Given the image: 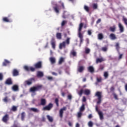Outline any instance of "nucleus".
Listing matches in <instances>:
<instances>
[{
  "instance_id": "1",
  "label": "nucleus",
  "mask_w": 127,
  "mask_h": 127,
  "mask_svg": "<svg viewBox=\"0 0 127 127\" xmlns=\"http://www.w3.org/2000/svg\"><path fill=\"white\" fill-rule=\"evenodd\" d=\"M83 23H80L79 24V29H78V37L80 38V44H82L83 43V41H84V39H83V34L81 33L82 31V28H83Z\"/></svg>"
},
{
  "instance_id": "2",
  "label": "nucleus",
  "mask_w": 127,
  "mask_h": 127,
  "mask_svg": "<svg viewBox=\"0 0 127 127\" xmlns=\"http://www.w3.org/2000/svg\"><path fill=\"white\" fill-rule=\"evenodd\" d=\"M42 89V85H38L34 86H33L30 88V92L31 93H35V92H37L38 91H40Z\"/></svg>"
},
{
  "instance_id": "3",
  "label": "nucleus",
  "mask_w": 127,
  "mask_h": 127,
  "mask_svg": "<svg viewBox=\"0 0 127 127\" xmlns=\"http://www.w3.org/2000/svg\"><path fill=\"white\" fill-rule=\"evenodd\" d=\"M70 38H67L65 41H64L60 44L59 48L60 49H62V48H66V45H69L70 44Z\"/></svg>"
},
{
  "instance_id": "4",
  "label": "nucleus",
  "mask_w": 127,
  "mask_h": 127,
  "mask_svg": "<svg viewBox=\"0 0 127 127\" xmlns=\"http://www.w3.org/2000/svg\"><path fill=\"white\" fill-rule=\"evenodd\" d=\"M95 96L98 98L97 104H101L102 102V98H103V95H102V92L97 91L95 93Z\"/></svg>"
},
{
  "instance_id": "5",
  "label": "nucleus",
  "mask_w": 127,
  "mask_h": 127,
  "mask_svg": "<svg viewBox=\"0 0 127 127\" xmlns=\"http://www.w3.org/2000/svg\"><path fill=\"white\" fill-rule=\"evenodd\" d=\"M34 66L36 69H41V68H42V62H38L34 64Z\"/></svg>"
},
{
  "instance_id": "6",
  "label": "nucleus",
  "mask_w": 127,
  "mask_h": 127,
  "mask_svg": "<svg viewBox=\"0 0 127 127\" xmlns=\"http://www.w3.org/2000/svg\"><path fill=\"white\" fill-rule=\"evenodd\" d=\"M9 120V116L8 114L5 115L2 118V121L5 124H7V122Z\"/></svg>"
},
{
  "instance_id": "7",
  "label": "nucleus",
  "mask_w": 127,
  "mask_h": 127,
  "mask_svg": "<svg viewBox=\"0 0 127 127\" xmlns=\"http://www.w3.org/2000/svg\"><path fill=\"white\" fill-rule=\"evenodd\" d=\"M53 108V104L50 103L48 106L43 108L44 111H50Z\"/></svg>"
},
{
  "instance_id": "8",
  "label": "nucleus",
  "mask_w": 127,
  "mask_h": 127,
  "mask_svg": "<svg viewBox=\"0 0 127 127\" xmlns=\"http://www.w3.org/2000/svg\"><path fill=\"white\" fill-rule=\"evenodd\" d=\"M67 110V107H64L63 108L61 109L60 110V118H63V114L64 113V111H66Z\"/></svg>"
},
{
  "instance_id": "9",
  "label": "nucleus",
  "mask_w": 127,
  "mask_h": 127,
  "mask_svg": "<svg viewBox=\"0 0 127 127\" xmlns=\"http://www.w3.org/2000/svg\"><path fill=\"white\" fill-rule=\"evenodd\" d=\"M51 44L53 49L55 50L56 47V42H55V39H54V38H52L51 41Z\"/></svg>"
},
{
  "instance_id": "10",
  "label": "nucleus",
  "mask_w": 127,
  "mask_h": 127,
  "mask_svg": "<svg viewBox=\"0 0 127 127\" xmlns=\"http://www.w3.org/2000/svg\"><path fill=\"white\" fill-rule=\"evenodd\" d=\"M10 64V62L7 60H4V62L2 64V66L3 67H6V66H8Z\"/></svg>"
},
{
  "instance_id": "11",
  "label": "nucleus",
  "mask_w": 127,
  "mask_h": 127,
  "mask_svg": "<svg viewBox=\"0 0 127 127\" xmlns=\"http://www.w3.org/2000/svg\"><path fill=\"white\" fill-rule=\"evenodd\" d=\"M104 61H106V59H104V58H97L96 60V64H98V63H102V62H104Z\"/></svg>"
},
{
  "instance_id": "12",
  "label": "nucleus",
  "mask_w": 127,
  "mask_h": 127,
  "mask_svg": "<svg viewBox=\"0 0 127 127\" xmlns=\"http://www.w3.org/2000/svg\"><path fill=\"white\" fill-rule=\"evenodd\" d=\"M12 90L14 92H18V91H19V88L18 87V85H14L12 87Z\"/></svg>"
},
{
  "instance_id": "13",
  "label": "nucleus",
  "mask_w": 127,
  "mask_h": 127,
  "mask_svg": "<svg viewBox=\"0 0 127 127\" xmlns=\"http://www.w3.org/2000/svg\"><path fill=\"white\" fill-rule=\"evenodd\" d=\"M109 38L111 40H116V39H117V36H116V34L114 33L110 34V35H109Z\"/></svg>"
},
{
  "instance_id": "14",
  "label": "nucleus",
  "mask_w": 127,
  "mask_h": 127,
  "mask_svg": "<svg viewBox=\"0 0 127 127\" xmlns=\"http://www.w3.org/2000/svg\"><path fill=\"white\" fill-rule=\"evenodd\" d=\"M87 70L88 72H90V73H94L95 72V68H94V67L93 66H89L87 68Z\"/></svg>"
},
{
  "instance_id": "15",
  "label": "nucleus",
  "mask_w": 127,
  "mask_h": 127,
  "mask_svg": "<svg viewBox=\"0 0 127 127\" xmlns=\"http://www.w3.org/2000/svg\"><path fill=\"white\" fill-rule=\"evenodd\" d=\"M84 70H85V67L84 66H79L77 68V71L79 73H82Z\"/></svg>"
},
{
  "instance_id": "16",
  "label": "nucleus",
  "mask_w": 127,
  "mask_h": 127,
  "mask_svg": "<svg viewBox=\"0 0 127 127\" xmlns=\"http://www.w3.org/2000/svg\"><path fill=\"white\" fill-rule=\"evenodd\" d=\"M54 10H55L56 13H59V5L56 4V6L53 7Z\"/></svg>"
},
{
  "instance_id": "17",
  "label": "nucleus",
  "mask_w": 127,
  "mask_h": 127,
  "mask_svg": "<svg viewBox=\"0 0 127 127\" xmlns=\"http://www.w3.org/2000/svg\"><path fill=\"white\" fill-rule=\"evenodd\" d=\"M13 76H18L19 74V72H18V70L16 69H14L12 71Z\"/></svg>"
},
{
  "instance_id": "18",
  "label": "nucleus",
  "mask_w": 127,
  "mask_h": 127,
  "mask_svg": "<svg viewBox=\"0 0 127 127\" xmlns=\"http://www.w3.org/2000/svg\"><path fill=\"white\" fill-rule=\"evenodd\" d=\"M32 84V80H26L24 82V86H30Z\"/></svg>"
},
{
  "instance_id": "19",
  "label": "nucleus",
  "mask_w": 127,
  "mask_h": 127,
  "mask_svg": "<svg viewBox=\"0 0 127 127\" xmlns=\"http://www.w3.org/2000/svg\"><path fill=\"white\" fill-rule=\"evenodd\" d=\"M65 62V59L63 57H61L59 61L58 64L59 65H61L62 63Z\"/></svg>"
},
{
  "instance_id": "20",
  "label": "nucleus",
  "mask_w": 127,
  "mask_h": 127,
  "mask_svg": "<svg viewBox=\"0 0 127 127\" xmlns=\"http://www.w3.org/2000/svg\"><path fill=\"white\" fill-rule=\"evenodd\" d=\"M118 26L120 28V32L121 33L124 32V26H123V25H122V23H119L118 24Z\"/></svg>"
},
{
  "instance_id": "21",
  "label": "nucleus",
  "mask_w": 127,
  "mask_h": 127,
  "mask_svg": "<svg viewBox=\"0 0 127 127\" xmlns=\"http://www.w3.org/2000/svg\"><path fill=\"white\" fill-rule=\"evenodd\" d=\"M29 111L34 112V113H39V110L35 108H31L29 109Z\"/></svg>"
},
{
  "instance_id": "22",
  "label": "nucleus",
  "mask_w": 127,
  "mask_h": 127,
  "mask_svg": "<svg viewBox=\"0 0 127 127\" xmlns=\"http://www.w3.org/2000/svg\"><path fill=\"white\" fill-rule=\"evenodd\" d=\"M46 99L42 98L41 99V106H45L46 105Z\"/></svg>"
},
{
  "instance_id": "23",
  "label": "nucleus",
  "mask_w": 127,
  "mask_h": 127,
  "mask_svg": "<svg viewBox=\"0 0 127 127\" xmlns=\"http://www.w3.org/2000/svg\"><path fill=\"white\" fill-rule=\"evenodd\" d=\"M115 47L118 54H120V44H119V43H117L115 45Z\"/></svg>"
},
{
  "instance_id": "24",
  "label": "nucleus",
  "mask_w": 127,
  "mask_h": 127,
  "mask_svg": "<svg viewBox=\"0 0 127 127\" xmlns=\"http://www.w3.org/2000/svg\"><path fill=\"white\" fill-rule=\"evenodd\" d=\"M56 37L57 39H60V40L62 39V34L61 33H57L56 34Z\"/></svg>"
},
{
  "instance_id": "25",
  "label": "nucleus",
  "mask_w": 127,
  "mask_h": 127,
  "mask_svg": "<svg viewBox=\"0 0 127 127\" xmlns=\"http://www.w3.org/2000/svg\"><path fill=\"white\" fill-rule=\"evenodd\" d=\"M98 115L100 117V119L102 121L104 120V114H103V112L102 111L98 112Z\"/></svg>"
},
{
  "instance_id": "26",
  "label": "nucleus",
  "mask_w": 127,
  "mask_h": 127,
  "mask_svg": "<svg viewBox=\"0 0 127 127\" xmlns=\"http://www.w3.org/2000/svg\"><path fill=\"white\" fill-rule=\"evenodd\" d=\"M83 93L85 95L88 96L91 94V91H90L89 89H85L84 90Z\"/></svg>"
},
{
  "instance_id": "27",
  "label": "nucleus",
  "mask_w": 127,
  "mask_h": 127,
  "mask_svg": "<svg viewBox=\"0 0 127 127\" xmlns=\"http://www.w3.org/2000/svg\"><path fill=\"white\" fill-rule=\"evenodd\" d=\"M2 101L4 102V103H7L8 102H9L10 99L8 98V97L6 96L2 99Z\"/></svg>"
},
{
  "instance_id": "28",
  "label": "nucleus",
  "mask_w": 127,
  "mask_h": 127,
  "mask_svg": "<svg viewBox=\"0 0 127 127\" xmlns=\"http://www.w3.org/2000/svg\"><path fill=\"white\" fill-rule=\"evenodd\" d=\"M70 55H72L73 57H76L77 56V52L72 50L70 52Z\"/></svg>"
},
{
  "instance_id": "29",
  "label": "nucleus",
  "mask_w": 127,
  "mask_h": 127,
  "mask_svg": "<svg viewBox=\"0 0 127 127\" xmlns=\"http://www.w3.org/2000/svg\"><path fill=\"white\" fill-rule=\"evenodd\" d=\"M44 75V74H43V72H42V71H38L37 73V76L38 77H43Z\"/></svg>"
},
{
  "instance_id": "30",
  "label": "nucleus",
  "mask_w": 127,
  "mask_h": 127,
  "mask_svg": "<svg viewBox=\"0 0 127 127\" xmlns=\"http://www.w3.org/2000/svg\"><path fill=\"white\" fill-rule=\"evenodd\" d=\"M50 61H51V63L52 64H54V63H56V60H55V58L51 57L50 58Z\"/></svg>"
},
{
  "instance_id": "31",
  "label": "nucleus",
  "mask_w": 127,
  "mask_h": 127,
  "mask_svg": "<svg viewBox=\"0 0 127 127\" xmlns=\"http://www.w3.org/2000/svg\"><path fill=\"white\" fill-rule=\"evenodd\" d=\"M47 118L48 120V121L50 122V123H53V118H52V117L49 116V115H47Z\"/></svg>"
},
{
  "instance_id": "32",
  "label": "nucleus",
  "mask_w": 127,
  "mask_h": 127,
  "mask_svg": "<svg viewBox=\"0 0 127 127\" xmlns=\"http://www.w3.org/2000/svg\"><path fill=\"white\" fill-rule=\"evenodd\" d=\"M6 85H12V81L11 80H6L5 82Z\"/></svg>"
},
{
  "instance_id": "33",
  "label": "nucleus",
  "mask_w": 127,
  "mask_h": 127,
  "mask_svg": "<svg viewBox=\"0 0 127 127\" xmlns=\"http://www.w3.org/2000/svg\"><path fill=\"white\" fill-rule=\"evenodd\" d=\"M110 30L112 32H115V31H116V25H114L113 27H110Z\"/></svg>"
},
{
  "instance_id": "34",
  "label": "nucleus",
  "mask_w": 127,
  "mask_h": 127,
  "mask_svg": "<svg viewBox=\"0 0 127 127\" xmlns=\"http://www.w3.org/2000/svg\"><path fill=\"white\" fill-rule=\"evenodd\" d=\"M2 20L3 21H4V22H10L9 19H8V18H7V17H3Z\"/></svg>"
},
{
  "instance_id": "35",
  "label": "nucleus",
  "mask_w": 127,
  "mask_h": 127,
  "mask_svg": "<svg viewBox=\"0 0 127 127\" xmlns=\"http://www.w3.org/2000/svg\"><path fill=\"white\" fill-rule=\"evenodd\" d=\"M24 118H25V112H22L21 114V121H24Z\"/></svg>"
},
{
  "instance_id": "36",
  "label": "nucleus",
  "mask_w": 127,
  "mask_h": 127,
  "mask_svg": "<svg viewBox=\"0 0 127 127\" xmlns=\"http://www.w3.org/2000/svg\"><path fill=\"white\" fill-rule=\"evenodd\" d=\"M104 77L105 79H107L108 77H109V72L108 71L104 72Z\"/></svg>"
},
{
  "instance_id": "37",
  "label": "nucleus",
  "mask_w": 127,
  "mask_h": 127,
  "mask_svg": "<svg viewBox=\"0 0 127 127\" xmlns=\"http://www.w3.org/2000/svg\"><path fill=\"white\" fill-rule=\"evenodd\" d=\"M92 8H93V9H98V4H97V3L92 4Z\"/></svg>"
},
{
  "instance_id": "38",
  "label": "nucleus",
  "mask_w": 127,
  "mask_h": 127,
  "mask_svg": "<svg viewBox=\"0 0 127 127\" xmlns=\"http://www.w3.org/2000/svg\"><path fill=\"white\" fill-rule=\"evenodd\" d=\"M98 36V39H100V40H102V39L104 38V36L102 33H99Z\"/></svg>"
},
{
  "instance_id": "39",
  "label": "nucleus",
  "mask_w": 127,
  "mask_h": 127,
  "mask_svg": "<svg viewBox=\"0 0 127 127\" xmlns=\"http://www.w3.org/2000/svg\"><path fill=\"white\" fill-rule=\"evenodd\" d=\"M84 9L86 10V11H87V12H89V11H90V8L86 5H84Z\"/></svg>"
},
{
  "instance_id": "40",
  "label": "nucleus",
  "mask_w": 127,
  "mask_h": 127,
  "mask_svg": "<svg viewBox=\"0 0 127 127\" xmlns=\"http://www.w3.org/2000/svg\"><path fill=\"white\" fill-rule=\"evenodd\" d=\"M85 111V105L83 104L80 108V112H84Z\"/></svg>"
},
{
  "instance_id": "41",
  "label": "nucleus",
  "mask_w": 127,
  "mask_h": 127,
  "mask_svg": "<svg viewBox=\"0 0 127 127\" xmlns=\"http://www.w3.org/2000/svg\"><path fill=\"white\" fill-rule=\"evenodd\" d=\"M102 51H103L104 52H106L108 51V47H104L101 48Z\"/></svg>"
},
{
  "instance_id": "42",
  "label": "nucleus",
  "mask_w": 127,
  "mask_h": 127,
  "mask_svg": "<svg viewBox=\"0 0 127 127\" xmlns=\"http://www.w3.org/2000/svg\"><path fill=\"white\" fill-rule=\"evenodd\" d=\"M123 21H124V23L127 25V19L125 16L123 17Z\"/></svg>"
},
{
  "instance_id": "43",
  "label": "nucleus",
  "mask_w": 127,
  "mask_h": 127,
  "mask_svg": "<svg viewBox=\"0 0 127 127\" xmlns=\"http://www.w3.org/2000/svg\"><path fill=\"white\" fill-rule=\"evenodd\" d=\"M11 110L13 111V112H16L17 111V107H16V106H12V109H11Z\"/></svg>"
},
{
  "instance_id": "44",
  "label": "nucleus",
  "mask_w": 127,
  "mask_h": 127,
  "mask_svg": "<svg viewBox=\"0 0 127 127\" xmlns=\"http://www.w3.org/2000/svg\"><path fill=\"white\" fill-rule=\"evenodd\" d=\"M24 69L26 71H30V67H28L27 65H25L24 66Z\"/></svg>"
},
{
  "instance_id": "45",
  "label": "nucleus",
  "mask_w": 127,
  "mask_h": 127,
  "mask_svg": "<svg viewBox=\"0 0 127 127\" xmlns=\"http://www.w3.org/2000/svg\"><path fill=\"white\" fill-rule=\"evenodd\" d=\"M84 91L83 89H81L79 92H78V94L80 96V97H82V95Z\"/></svg>"
},
{
  "instance_id": "46",
  "label": "nucleus",
  "mask_w": 127,
  "mask_h": 127,
  "mask_svg": "<svg viewBox=\"0 0 127 127\" xmlns=\"http://www.w3.org/2000/svg\"><path fill=\"white\" fill-rule=\"evenodd\" d=\"M60 3L61 4L62 8L63 9H65V5H64V3L61 2V1H60Z\"/></svg>"
},
{
  "instance_id": "47",
  "label": "nucleus",
  "mask_w": 127,
  "mask_h": 127,
  "mask_svg": "<svg viewBox=\"0 0 127 127\" xmlns=\"http://www.w3.org/2000/svg\"><path fill=\"white\" fill-rule=\"evenodd\" d=\"M36 68H35V67H33L32 66H30V71H31V72H34V71H35V69Z\"/></svg>"
},
{
  "instance_id": "48",
  "label": "nucleus",
  "mask_w": 127,
  "mask_h": 127,
  "mask_svg": "<svg viewBox=\"0 0 127 127\" xmlns=\"http://www.w3.org/2000/svg\"><path fill=\"white\" fill-rule=\"evenodd\" d=\"M55 103L58 107H59V104L58 103L59 102V100L58 98L55 99Z\"/></svg>"
},
{
  "instance_id": "49",
  "label": "nucleus",
  "mask_w": 127,
  "mask_h": 127,
  "mask_svg": "<svg viewBox=\"0 0 127 127\" xmlns=\"http://www.w3.org/2000/svg\"><path fill=\"white\" fill-rule=\"evenodd\" d=\"M66 23H67V21L63 20L61 24L62 26H64V25H65V24H66Z\"/></svg>"
},
{
  "instance_id": "50",
  "label": "nucleus",
  "mask_w": 127,
  "mask_h": 127,
  "mask_svg": "<svg viewBox=\"0 0 127 127\" xmlns=\"http://www.w3.org/2000/svg\"><path fill=\"white\" fill-rule=\"evenodd\" d=\"M82 117V113H81V111H79L77 113V118H81Z\"/></svg>"
},
{
  "instance_id": "51",
  "label": "nucleus",
  "mask_w": 127,
  "mask_h": 127,
  "mask_svg": "<svg viewBox=\"0 0 127 127\" xmlns=\"http://www.w3.org/2000/svg\"><path fill=\"white\" fill-rule=\"evenodd\" d=\"M104 68H105V66L103 65H100L99 66V70H104Z\"/></svg>"
},
{
  "instance_id": "52",
  "label": "nucleus",
  "mask_w": 127,
  "mask_h": 127,
  "mask_svg": "<svg viewBox=\"0 0 127 127\" xmlns=\"http://www.w3.org/2000/svg\"><path fill=\"white\" fill-rule=\"evenodd\" d=\"M88 127H93V122H92V121H90L88 123Z\"/></svg>"
},
{
  "instance_id": "53",
  "label": "nucleus",
  "mask_w": 127,
  "mask_h": 127,
  "mask_svg": "<svg viewBox=\"0 0 127 127\" xmlns=\"http://www.w3.org/2000/svg\"><path fill=\"white\" fill-rule=\"evenodd\" d=\"M90 49L87 48V49H85L86 54H89V53H90Z\"/></svg>"
},
{
  "instance_id": "54",
  "label": "nucleus",
  "mask_w": 127,
  "mask_h": 127,
  "mask_svg": "<svg viewBox=\"0 0 127 127\" xmlns=\"http://www.w3.org/2000/svg\"><path fill=\"white\" fill-rule=\"evenodd\" d=\"M113 96L115 100H119V98H118V95H117V94H116L115 93H114Z\"/></svg>"
},
{
  "instance_id": "55",
  "label": "nucleus",
  "mask_w": 127,
  "mask_h": 127,
  "mask_svg": "<svg viewBox=\"0 0 127 127\" xmlns=\"http://www.w3.org/2000/svg\"><path fill=\"white\" fill-rule=\"evenodd\" d=\"M3 79V74L2 73H0V80H2Z\"/></svg>"
},
{
  "instance_id": "56",
  "label": "nucleus",
  "mask_w": 127,
  "mask_h": 127,
  "mask_svg": "<svg viewBox=\"0 0 127 127\" xmlns=\"http://www.w3.org/2000/svg\"><path fill=\"white\" fill-rule=\"evenodd\" d=\"M65 12H67V11H64V13H63V16H62V17L63 18H66V15H65Z\"/></svg>"
},
{
  "instance_id": "57",
  "label": "nucleus",
  "mask_w": 127,
  "mask_h": 127,
  "mask_svg": "<svg viewBox=\"0 0 127 127\" xmlns=\"http://www.w3.org/2000/svg\"><path fill=\"white\" fill-rule=\"evenodd\" d=\"M87 33L88 35H92V31L91 30H88L87 31Z\"/></svg>"
},
{
  "instance_id": "58",
  "label": "nucleus",
  "mask_w": 127,
  "mask_h": 127,
  "mask_svg": "<svg viewBox=\"0 0 127 127\" xmlns=\"http://www.w3.org/2000/svg\"><path fill=\"white\" fill-rule=\"evenodd\" d=\"M123 54H121V53H120L119 59H122V58H123Z\"/></svg>"
},
{
  "instance_id": "59",
  "label": "nucleus",
  "mask_w": 127,
  "mask_h": 127,
  "mask_svg": "<svg viewBox=\"0 0 127 127\" xmlns=\"http://www.w3.org/2000/svg\"><path fill=\"white\" fill-rule=\"evenodd\" d=\"M67 99L68 100H71L72 99V95H69L67 96Z\"/></svg>"
},
{
  "instance_id": "60",
  "label": "nucleus",
  "mask_w": 127,
  "mask_h": 127,
  "mask_svg": "<svg viewBox=\"0 0 127 127\" xmlns=\"http://www.w3.org/2000/svg\"><path fill=\"white\" fill-rule=\"evenodd\" d=\"M101 82H102L101 80H97V81L95 84H96V85H98L99 84V83H101Z\"/></svg>"
},
{
  "instance_id": "61",
  "label": "nucleus",
  "mask_w": 127,
  "mask_h": 127,
  "mask_svg": "<svg viewBox=\"0 0 127 127\" xmlns=\"http://www.w3.org/2000/svg\"><path fill=\"white\" fill-rule=\"evenodd\" d=\"M101 19H98V20L96 21L97 24H98V23H100V22H101Z\"/></svg>"
},
{
  "instance_id": "62",
  "label": "nucleus",
  "mask_w": 127,
  "mask_h": 127,
  "mask_svg": "<svg viewBox=\"0 0 127 127\" xmlns=\"http://www.w3.org/2000/svg\"><path fill=\"white\" fill-rule=\"evenodd\" d=\"M86 97H85V96H83L82 99V101L86 102Z\"/></svg>"
},
{
  "instance_id": "63",
  "label": "nucleus",
  "mask_w": 127,
  "mask_h": 127,
  "mask_svg": "<svg viewBox=\"0 0 127 127\" xmlns=\"http://www.w3.org/2000/svg\"><path fill=\"white\" fill-rule=\"evenodd\" d=\"M93 118V116L92 115V114H90L88 116V119H92Z\"/></svg>"
},
{
  "instance_id": "64",
  "label": "nucleus",
  "mask_w": 127,
  "mask_h": 127,
  "mask_svg": "<svg viewBox=\"0 0 127 127\" xmlns=\"http://www.w3.org/2000/svg\"><path fill=\"white\" fill-rule=\"evenodd\" d=\"M114 90H115V87H112L110 88V90L111 91V92H113V91H114Z\"/></svg>"
}]
</instances>
